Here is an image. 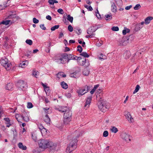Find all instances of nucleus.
Listing matches in <instances>:
<instances>
[{
    "label": "nucleus",
    "mask_w": 153,
    "mask_h": 153,
    "mask_svg": "<svg viewBox=\"0 0 153 153\" xmlns=\"http://www.w3.org/2000/svg\"><path fill=\"white\" fill-rule=\"evenodd\" d=\"M25 42L27 44L29 45H31L33 44V41L30 39H27Z\"/></svg>",
    "instance_id": "47"
},
{
    "label": "nucleus",
    "mask_w": 153,
    "mask_h": 153,
    "mask_svg": "<svg viewBox=\"0 0 153 153\" xmlns=\"http://www.w3.org/2000/svg\"><path fill=\"white\" fill-rule=\"evenodd\" d=\"M110 130L112 132L114 133H116L118 131L117 128L114 126H111Z\"/></svg>",
    "instance_id": "30"
},
{
    "label": "nucleus",
    "mask_w": 153,
    "mask_h": 153,
    "mask_svg": "<svg viewBox=\"0 0 153 153\" xmlns=\"http://www.w3.org/2000/svg\"><path fill=\"white\" fill-rule=\"evenodd\" d=\"M153 19V18L152 16H149L147 17L145 19V23L146 25H148L149 24L151 20Z\"/></svg>",
    "instance_id": "15"
},
{
    "label": "nucleus",
    "mask_w": 153,
    "mask_h": 153,
    "mask_svg": "<svg viewBox=\"0 0 153 153\" xmlns=\"http://www.w3.org/2000/svg\"><path fill=\"white\" fill-rule=\"evenodd\" d=\"M105 19L106 20H110L112 18V15L111 13L110 14H106L105 16Z\"/></svg>",
    "instance_id": "28"
},
{
    "label": "nucleus",
    "mask_w": 153,
    "mask_h": 153,
    "mask_svg": "<svg viewBox=\"0 0 153 153\" xmlns=\"http://www.w3.org/2000/svg\"><path fill=\"white\" fill-rule=\"evenodd\" d=\"M38 143L39 147L44 149L49 148L53 149L56 147V145H55L54 143L52 142L48 141L46 140H40L38 141Z\"/></svg>",
    "instance_id": "1"
},
{
    "label": "nucleus",
    "mask_w": 153,
    "mask_h": 153,
    "mask_svg": "<svg viewBox=\"0 0 153 153\" xmlns=\"http://www.w3.org/2000/svg\"><path fill=\"white\" fill-rule=\"evenodd\" d=\"M61 85L62 87L64 89H66L68 88V85L64 81L61 82Z\"/></svg>",
    "instance_id": "31"
},
{
    "label": "nucleus",
    "mask_w": 153,
    "mask_h": 153,
    "mask_svg": "<svg viewBox=\"0 0 153 153\" xmlns=\"http://www.w3.org/2000/svg\"><path fill=\"white\" fill-rule=\"evenodd\" d=\"M65 115L67 116V117H69L72 118V113L71 111H69L66 113H64L63 116L65 117Z\"/></svg>",
    "instance_id": "27"
},
{
    "label": "nucleus",
    "mask_w": 153,
    "mask_h": 153,
    "mask_svg": "<svg viewBox=\"0 0 153 153\" xmlns=\"http://www.w3.org/2000/svg\"><path fill=\"white\" fill-rule=\"evenodd\" d=\"M67 19L71 23H72L73 22V18L72 16H71L70 15H67Z\"/></svg>",
    "instance_id": "36"
},
{
    "label": "nucleus",
    "mask_w": 153,
    "mask_h": 153,
    "mask_svg": "<svg viewBox=\"0 0 153 153\" xmlns=\"http://www.w3.org/2000/svg\"><path fill=\"white\" fill-rule=\"evenodd\" d=\"M8 0H7V1H6L4 2V3L3 4V6L2 8H1V7L2 6V5H0V10H2L3 9H4L5 7H7L8 5H7V2H8Z\"/></svg>",
    "instance_id": "40"
},
{
    "label": "nucleus",
    "mask_w": 153,
    "mask_h": 153,
    "mask_svg": "<svg viewBox=\"0 0 153 153\" xmlns=\"http://www.w3.org/2000/svg\"><path fill=\"white\" fill-rule=\"evenodd\" d=\"M59 25H56L52 27L51 28V30L52 31H54L56 29H58L59 27Z\"/></svg>",
    "instance_id": "45"
},
{
    "label": "nucleus",
    "mask_w": 153,
    "mask_h": 153,
    "mask_svg": "<svg viewBox=\"0 0 153 153\" xmlns=\"http://www.w3.org/2000/svg\"><path fill=\"white\" fill-rule=\"evenodd\" d=\"M13 85H14L12 83H10L7 84L5 88L7 90H10L13 88Z\"/></svg>",
    "instance_id": "18"
},
{
    "label": "nucleus",
    "mask_w": 153,
    "mask_h": 153,
    "mask_svg": "<svg viewBox=\"0 0 153 153\" xmlns=\"http://www.w3.org/2000/svg\"><path fill=\"white\" fill-rule=\"evenodd\" d=\"M58 76H60L62 77H65L66 76V75L64 74V73L62 72H60L58 73Z\"/></svg>",
    "instance_id": "51"
},
{
    "label": "nucleus",
    "mask_w": 153,
    "mask_h": 153,
    "mask_svg": "<svg viewBox=\"0 0 153 153\" xmlns=\"http://www.w3.org/2000/svg\"><path fill=\"white\" fill-rule=\"evenodd\" d=\"M130 30L129 29L125 28V29L123 30V35H125L127 33L130 32Z\"/></svg>",
    "instance_id": "38"
},
{
    "label": "nucleus",
    "mask_w": 153,
    "mask_h": 153,
    "mask_svg": "<svg viewBox=\"0 0 153 153\" xmlns=\"http://www.w3.org/2000/svg\"><path fill=\"white\" fill-rule=\"evenodd\" d=\"M33 22L35 24H37L39 23V20L36 19L35 18H33Z\"/></svg>",
    "instance_id": "57"
},
{
    "label": "nucleus",
    "mask_w": 153,
    "mask_h": 153,
    "mask_svg": "<svg viewBox=\"0 0 153 153\" xmlns=\"http://www.w3.org/2000/svg\"><path fill=\"white\" fill-rule=\"evenodd\" d=\"M4 120L6 121L5 123L7 124V127H9L10 126H11V124L10 123V120L9 118H4Z\"/></svg>",
    "instance_id": "17"
},
{
    "label": "nucleus",
    "mask_w": 153,
    "mask_h": 153,
    "mask_svg": "<svg viewBox=\"0 0 153 153\" xmlns=\"http://www.w3.org/2000/svg\"><path fill=\"white\" fill-rule=\"evenodd\" d=\"M111 7V10L112 12L115 13L117 11L116 6L114 3H112Z\"/></svg>",
    "instance_id": "22"
},
{
    "label": "nucleus",
    "mask_w": 153,
    "mask_h": 153,
    "mask_svg": "<svg viewBox=\"0 0 153 153\" xmlns=\"http://www.w3.org/2000/svg\"><path fill=\"white\" fill-rule=\"evenodd\" d=\"M142 27L143 26H141L140 23L137 24L136 25L135 30L136 31H138L142 28Z\"/></svg>",
    "instance_id": "24"
},
{
    "label": "nucleus",
    "mask_w": 153,
    "mask_h": 153,
    "mask_svg": "<svg viewBox=\"0 0 153 153\" xmlns=\"http://www.w3.org/2000/svg\"><path fill=\"white\" fill-rule=\"evenodd\" d=\"M65 95L67 97L69 98H70L71 97V94L70 93H67Z\"/></svg>",
    "instance_id": "62"
},
{
    "label": "nucleus",
    "mask_w": 153,
    "mask_h": 153,
    "mask_svg": "<svg viewBox=\"0 0 153 153\" xmlns=\"http://www.w3.org/2000/svg\"><path fill=\"white\" fill-rule=\"evenodd\" d=\"M91 87L88 86L87 85H85L83 87V89L85 90V91L86 93L88 92L89 90H90L91 88Z\"/></svg>",
    "instance_id": "34"
},
{
    "label": "nucleus",
    "mask_w": 153,
    "mask_h": 153,
    "mask_svg": "<svg viewBox=\"0 0 153 153\" xmlns=\"http://www.w3.org/2000/svg\"><path fill=\"white\" fill-rule=\"evenodd\" d=\"M44 121L47 124H50L51 119L48 114L45 115Z\"/></svg>",
    "instance_id": "20"
},
{
    "label": "nucleus",
    "mask_w": 153,
    "mask_h": 153,
    "mask_svg": "<svg viewBox=\"0 0 153 153\" xmlns=\"http://www.w3.org/2000/svg\"><path fill=\"white\" fill-rule=\"evenodd\" d=\"M126 119L128 120L130 123H133L134 122L133 119L131 117L130 113L128 112L126 116Z\"/></svg>",
    "instance_id": "14"
},
{
    "label": "nucleus",
    "mask_w": 153,
    "mask_h": 153,
    "mask_svg": "<svg viewBox=\"0 0 153 153\" xmlns=\"http://www.w3.org/2000/svg\"><path fill=\"white\" fill-rule=\"evenodd\" d=\"M133 36L132 35H130L129 36V38L128 39H127L126 37H123L122 38L120 39L119 40V45L120 46H125L127 45L128 43V40H129V39L130 37H132Z\"/></svg>",
    "instance_id": "5"
},
{
    "label": "nucleus",
    "mask_w": 153,
    "mask_h": 153,
    "mask_svg": "<svg viewBox=\"0 0 153 153\" xmlns=\"http://www.w3.org/2000/svg\"><path fill=\"white\" fill-rule=\"evenodd\" d=\"M141 6L140 4H136L135 7H134V10H137L140 9Z\"/></svg>",
    "instance_id": "44"
},
{
    "label": "nucleus",
    "mask_w": 153,
    "mask_h": 153,
    "mask_svg": "<svg viewBox=\"0 0 153 153\" xmlns=\"http://www.w3.org/2000/svg\"><path fill=\"white\" fill-rule=\"evenodd\" d=\"M57 12L60 14H62L64 13L63 10L61 8L57 10Z\"/></svg>",
    "instance_id": "58"
},
{
    "label": "nucleus",
    "mask_w": 153,
    "mask_h": 153,
    "mask_svg": "<svg viewBox=\"0 0 153 153\" xmlns=\"http://www.w3.org/2000/svg\"><path fill=\"white\" fill-rule=\"evenodd\" d=\"M10 12H11V13H12V14H11L10 15L8 16L9 18H12L14 17L15 16L16 12L13 11H11Z\"/></svg>",
    "instance_id": "42"
},
{
    "label": "nucleus",
    "mask_w": 153,
    "mask_h": 153,
    "mask_svg": "<svg viewBox=\"0 0 153 153\" xmlns=\"http://www.w3.org/2000/svg\"><path fill=\"white\" fill-rule=\"evenodd\" d=\"M98 27L96 26H92L90 27L87 30V33L88 34H94V32L98 29Z\"/></svg>",
    "instance_id": "8"
},
{
    "label": "nucleus",
    "mask_w": 153,
    "mask_h": 153,
    "mask_svg": "<svg viewBox=\"0 0 153 153\" xmlns=\"http://www.w3.org/2000/svg\"><path fill=\"white\" fill-rule=\"evenodd\" d=\"M39 72L38 71H33V75L36 78H37V76L39 75Z\"/></svg>",
    "instance_id": "46"
},
{
    "label": "nucleus",
    "mask_w": 153,
    "mask_h": 153,
    "mask_svg": "<svg viewBox=\"0 0 153 153\" xmlns=\"http://www.w3.org/2000/svg\"><path fill=\"white\" fill-rule=\"evenodd\" d=\"M68 30L71 32H72L73 31V28L72 26L71 25H69L68 27Z\"/></svg>",
    "instance_id": "54"
},
{
    "label": "nucleus",
    "mask_w": 153,
    "mask_h": 153,
    "mask_svg": "<svg viewBox=\"0 0 153 153\" xmlns=\"http://www.w3.org/2000/svg\"><path fill=\"white\" fill-rule=\"evenodd\" d=\"M140 88V87L139 85H137L135 88V89L133 92V94H134L137 92L139 91Z\"/></svg>",
    "instance_id": "43"
},
{
    "label": "nucleus",
    "mask_w": 153,
    "mask_h": 153,
    "mask_svg": "<svg viewBox=\"0 0 153 153\" xmlns=\"http://www.w3.org/2000/svg\"><path fill=\"white\" fill-rule=\"evenodd\" d=\"M77 51L79 53H81L82 51V48L80 45H79L77 47Z\"/></svg>",
    "instance_id": "49"
},
{
    "label": "nucleus",
    "mask_w": 153,
    "mask_h": 153,
    "mask_svg": "<svg viewBox=\"0 0 153 153\" xmlns=\"http://www.w3.org/2000/svg\"><path fill=\"white\" fill-rule=\"evenodd\" d=\"M102 94L101 93L100 94ZM97 98H99V100L100 101V102L101 101H102V97H101V96L100 95V94L99 95L97 96Z\"/></svg>",
    "instance_id": "60"
},
{
    "label": "nucleus",
    "mask_w": 153,
    "mask_h": 153,
    "mask_svg": "<svg viewBox=\"0 0 153 153\" xmlns=\"http://www.w3.org/2000/svg\"><path fill=\"white\" fill-rule=\"evenodd\" d=\"M58 57L59 58L55 59V61L58 63L59 64L63 63L64 62L63 59H67L68 55L67 53H64L61 55H59ZM57 57V58L58 57Z\"/></svg>",
    "instance_id": "4"
},
{
    "label": "nucleus",
    "mask_w": 153,
    "mask_h": 153,
    "mask_svg": "<svg viewBox=\"0 0 153 153\" xmlns=\"http://www.w3.org/2000/svg\"><path fill=\"white\" fill-rule=\"evenodd\" d=\"M108 133L107 131H105L103 134V136L104 137H106L108 136Z\"/></svg>",
    "instance_id": "50"
},
{
    "label": "nucleus",
    "mask_w": 153,
    "mask_h": 153,
    "mask_svg": "<svg viewBox=\"0 0 153 153\" xmlns=\"http://www.w3.org/2000/svg\"><path fill=\"white\" fill-rule=\"evenodd\" d=\"M0 63L7 70H9L11 69L12 65L8 59L4 57L0 60Z\"/></svg>",
    "instance_id": "2"
},
{
    "label": "nucleus",
    "mask_w": 153,
    "mask_h": 153,
    "mask_svg": "<svg viewBox=\"0 0 153 153\" xmlns=\"http://www.w3.org/2000/svg\"><path fill=\"white\" fill-rule=\"evenodd\" d=\"M80 53V55L84 57L88 58L89 57V55L86 52H83Z\"/></svg>",
    "instance_id": "33"
},
{
    "label": "nucleus",
    "mask_w": 153,
    "mask_h": 153,
    "mask_svg": "<svg viewBox=\"0 0 153 153\" xmlns=\"http://www.w3.org/2000/svg\"><path fill=\"white\" fill-rule=\"evenodd\" d=\"M98 58L101 61H103L104 59H106V56L105 55H104L102 53L100 54L98 56Z\"/></svg>",
    "instance_id": "21"
},
{
    "label": "nucleus",
    "mask_w": 153,
    "mask_h": 153,
    "mask_svg": "<svg viewBox=\"0 0 153 153\" xmlns=\"http://www.w3.org/2000/svg\"><path fill=\"white\" fill-rule=\"evenodd\" d=\"M56 109L62 113H66L70 111L69 107L64 106H61L59 108H57Z\"/></svg>",
    "instance_id": "7"
},
{
    "label": "nucleus",
    "mask_w": 153,
    "mask_h": 153,
    "mask_svg": "<svg viewBox=\"0 0 153 153\" xmlns=\"http://www.w3.org/2000/svg\"><path fill=\"white\" fill-rule=\"evenodd\" d=\"M130 56V53L129 51H126L124 53V56L126 59L129 58Z\"/></svg>",
    "instance_id": "26"
},
{
    "label": "nucleus",
    "mask_w": 153,
    "mask_h": 153,
    "mask_svg": "<svg viewBox=\"0 0 153 153\" xmlns=\"http://www.w3.org/2000/svg\"><path fill=\"white\" fill-rule=\"evenodd\" d=\"M37 125L38 127L40 129L42 133V130L43 131L44 130L45 131H46V129L44 128V127L40 123H38L37 124Z\"/></svg>",
    "instance_id": "19"
},
{
    "label": "nucleus",
    "mask_w": 153,
    "mask_h": 153,
    "mask_svg": "<svg viewBox=\"0 0 153 153\" xmlns=\"http://www.w3.org/2000/svg\"><path fill=\"white\" fill-rule=\"evenodd\" d=\"M28 108H32L33 107V105L31 102H28L27 106Z\"/></svg>",
    "instance_id": "53"
},
{
    "label": "nucleus",
    "mask_w": 153,
    "mask_h": 153,
    "mask_svg": "<svg viewBox=\"0 0 153 153\" xmlns=\"http://www.w3.org/2000/svg\"><path fill=\"white\" fill-rule=\"evenodd\" d=\"M40 27L42 30H45L46 29V27L45 26L44 24H41L40 25Z\"/></svg>",
    "instance_id": "59"
},
{
    "label": "nucleus",
    "mask_w": 153,
    "mask_h": 153,
    "mask_svg": "<svg viewBox=\"0 0 153 153\" xmlns=\"http://www.w3.org/2000/svg\"><path fill=\"white\" fill-rule=\"evenodd\" d=\"M89 35H86L85 36V37L87 38H92L93 37H94L95 35V34H89Z\"/></svg>",
    "instance_id": "55"
},
{
    "label": "nucleus",
    "mask_w": 153,
    "mask_h": 153,
    "mask_svg": "<svg viewBox=\"0 0 153 153\" xmlns=\"http://www.w3.org/2000/svg\"><path fill=\"white\" fill-rule=\"evenodd\" d=\"M76 140L74 141H72L69 144L67 148L66 152L67 153H69L76 148V144H77V139Z\"/></svg>",
    "instance_id": "3"
},
{
    "label": "nucleus",
    "mask_w": 153,
    "mask_h": 153,
    "mask_svg": "<svg viewBox=\"0 0 153 153\" xmlns=\"http://www.w3.org/2000/svg\"><path fill=\"white\" fill-rule=\"evenodd\" d=\"M48 2L50 4L53 5L54 3H57L58 1L55 0H49Z\"/></svg>",
    "instance_id": "39"
},
{
    "label": "nucleus",
    "mask_w": 153,
    "mask_h": 153,
    "mask_svg": "<svg viewBox=\"0 0 153 153\" xmlns=\"http://www.w3.org/2000/svg\"><path fill=\"white\" fill-rule=\"evenodd\" d=\"M18 146L19 148L22 150H26L27 149V147L25 146H23L22 143H19L18 144Z\"/></svg>",
    "instance_id": "23"
},
{
    "label": "nucleus",
    "mask_w": 153,
    "mask_h": 153,
    "mask_svg": "<svg viewBox=\"0 0 153 153\" xmlns=\"http://www.w3.org/2000/svg\"><path fill=\"white\" fill-rule=\"evenodd\" d=\"M83 74L85 76H88L89 73V71L87 69H85L82 72Z\"/></svg>",
    "instance_id": "37"
},
{
    "label": "nucleus",
    "mask_w": 153,
    "mask_h": 153,
    "mask_svg": "<svg viewBox=\"0 0 153 153\" xmlns=\"http://www.w3.org/2000/svg\"><path fill=\"white\" fill-rule=\"evenodd\" d=\"M68 57L67 59H68L69 60H70L71 59H75L76 58H74L75 56L73 55L72 56L71 54H68Z\"/></svg>",
    "instance_id": "35"
},
{
    "label": "nucleus",
    "mask_w": 153,
    "mask_h": 153,
    "mask_svg": "<svg viewBox=\"0 0 153 153\" xmlns=\"http://www.w3.org/2000/svg\"><path fill=\"white\" fill-rule=\"evenodd\" d=\"M17 85L22 90H24L27 87L26 83L23 80H21L17 83Z\"/></svg>",
    "instance_id": "6"
},
{
    "label": "nucleus",
    "mask_w": 153,
    "mask_h": 153,
    "mask_svg": "<svg viewBox=\"0 0 153 153\" xmlns=\"http://www.w3.org/2000/svg\"><path fill=\"white\" fill-rule=\"evenodd\" d=\"M22 117L24 120L26 122H28L30 120L29 114L25 112H23V114L22 115Z\"/></svg>",
    "instance_id": "10"
},
{
    "label": "nucleus",
    "mask_w": 153,
    "mask_h": 153,
    "mask_svg": "<svg viewBox=\"0 0 153 153\" xmlns=\"http://www.w3.org/2000/svg\"><path fill=\"white\" fill-rule=\"evenodd\" d=\"M121 137L126 142H128L131 141L130 135L126 132H123L121 135Z\"/></svg>",
    "instance_id": "9"
},
{
    "label": "nucleus",
    "mask_w": 153,
    "mask_h": 153,
    "mask_svg": "<svg viewBox=\"0 0 153 153\" xmlns=\"http://www.w3.org/2000/svg\"><path fill=\"white\" fill-rule=\"evenodd\" d=\"M28 64V62L27 61H23L22 63H20L19 66L22 68H25Z\"/></svg>",
    "instance_id": "16"
},
{
    "label": "nucleus",
    "mask_w": 153,
    "mask_h": 153,
    "mask_svg": "<svg viewBox=\"0 0 153 153\" xmlns=\"http://www.w3.org/2000/svg\"><path fill=\"white\" fill-rule=\"evenodd\" d=\"M76 30H77L78 31V33L76 32V33L78 35L80 34L82 32V30L80 29H79V28H78L76 29Z\"/></svg>",
    "instance_id": "63"
},
{
    "label": "nucleus",
    "mask_w": 153,
    "mask_h": 153,
    "mask_svg": "<svg viewBox=\"0 0 153 153\" xmlns=\"http://www.w3.org/2000/svg\"><path fill=\"white\" fill-rule=\"evenodd\" d=\"M92 98V95L88 97L86 99V102L85 104L84 105L85 108H86V109L88 108L91 102V100Z\"/></svg>",
    "instance_id": "11"
},
{
    "label": "nucleus",
    "mask_w": 153,
    "mask_h": 153,
    "mask_svg": "<svg viewBox=\"0 0 153 153\" xmlns=\"http://www.w3.org/2000/svg\"><path fill=\"white\" fill-rule=\"evenodd\" d=\"M112 30L114 31H118L119 30V28L118 27L114 26L111 28Z\"/></svg>",
    "instance_id": "52"
},
{
    "label": "nucleus",
    "mask_w": 153,
    "mask_h": 153,
    "mask_svg": "<svg viewBox=\"0 0 153 153\" xmlns=\"http://www.w3.org/2000/svg\"><path fill=\"white\" fill-rule=\"evenodd\" d=\"M106 105H105V106H103L102 108V109H100V111H102L103 112H105L106 111V109L108 108L107 107Z\"/></svg>",
    "instance_id": "48"
},
{
    "label": "nucleus",
    "mask_w": 153,
    "mask_h": 153,
    "mask_svg": "<svg viewBox=\"0 0 153 153\" xmlns=\"http://www.w3.org/2000/svg\"><path fill=\"white\" fill-rule=\"evenodd\" d=\"M118 6H120L123 4L122 0H115Z\"/></svg>",
    "instance_id": "41"
},
{
    "label": "nucleus",
    "mask_w": 153,
    "mask_h": 153,
    "mask_svg": "<svg viewBox=\"0 0 153 153\" xmlns=\"http://www.w3.org/2000/svg\"><path fill=\"white\" fill-rule=\"evenodd\" d=\"M80 69L79 68H78V70L77 71H76L74 72V73L71 74H70V76L71 77H73L74 78H76L79 75V71Z\"/></svg>",
    "instance_id": "13"
},
{
    "label": "nucleus",
    "mask_w": 153,
    "mask_h": 153,
    "mask_svg": "<svg viewBox=\"0 0 153 153\" xmlns=\"http://www.w3.org/2000/svg\"><path fill=\"white\" fill-rule=\"evenodd\" d=\"M10 22L11 21L10 20H4L0 22V25L3 24L5 25H7L10 24Z\"/></svg>",
    "instance_id": "25"
},
{
    "label": "nucleus",
    "mask_w": 153,
    "mask_h": 153,
    "mask_svg": "<svg viewBox=\"0 0 153 153\" xmlns=\"http://www.w3.org/2000/svg\"><path fill=\"white\" fill-rule=\"evenodd\" d=\"M46 19L49 20H51V17L50 15H48L46 17Z\"/></svg>",
    "instance_id": "64"
},
{
    "label": "nucleus",
    "mask_w": 153,
    "mask_h": 153,
    "mask_svg": "<svg viewBox=\"0 0 153 153\" xmlns=\"http://www.w3.org/2000/svg\"><path fill=\"white\" fill-rule=\"evenodd\" d=\"M106 105V104L105 102L102 101L100 103V104L98 105V107L99 109H102V107L105 106Z\"/></svg>",
    "instance_id": "29"
},
{
    "label": "nucleus",
    "mask_w": 153,
    "mask_h": 153,
    "mask_svg": "<svg viewBox=\"0 0 153 153\" xmlns=\"http://www.w3.org/2000/svg\"><path fill=\"white\" fill-rule=\"evenodd\" d=\"M96 11L97 12H96V16L97 17L98 19H99L101 18L100 15L99 14L98 9H97Z\"/></svg>",
    "instance_id": "56"
},
{
    "label": "nucleus",
    "mask_w": 153,
    "mask_h": 153,
    "mask_svg": "<svg viewBox=\"0 0 153 153\" xmlns=\"http://www.w3.org/2000/svg\"><path fill=\"white\" fill-rule=\"evenodd\" d=\"M72 119V118L70 117H67V116L65 115V116H63V122L64 124H68L71 120Z\"/></svg>",
    "instance_id": "12"
},
{
    "label": "nucleus",
    "mask_w": 153,
    "mask_h": 153,
    "mask_svg": "<svg viewBox=\"0 0 153 153\" xmlns=\"http://www.w3.org/2000/svg\"><path fill=\"white\" fill-rule=\"evenodd\" d=\"M76 133L78 135L77 138L78 137L80 136H81L82 134V133H81L80 132H79L78 131H76Z\"/></svg>",
    "instance_id": "61"
},
{
    "label": "nucleus",
    "mask_w": 153,
    "mask_h": 153,
    "mask_svg": "<svg viewBox=\"0 0 153 153\" xmlns=\"http://www.w3.org/2000/svg\"><path fill=\"white\" fill-rule=\"evenodd\" d=\"M77 92L79 96L82 95L86 93V92H85V90L83 89L79 90L78 91H77Z\"/></svg>",
    "instance_id": "32"
}]
</instances>
